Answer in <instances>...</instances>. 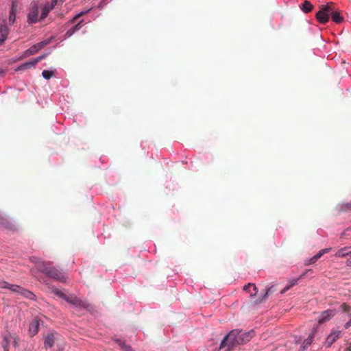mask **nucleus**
<instances>
[{
    "instance_id": "obj_1",
    "label": "nucleus",
    "mask_w": 351,
    "mask_h": 351,
    "mask_svg": "<svg viewBox=\"0 0 351 351\" xmlns=\"http://www.w3.org/2000/svg\"><path fill=\"white\" fill-rule=\"evenodd\" d=\"M315 17L317 21L322 24L326 23L330 19L337 24L341 23L344 21V17L341 15L340 10L336 8L332 2L321 5Z\"/></svg>"
},
{
    "instance_id": "obj_2",
    "label": "nucleus",
    "mask_w": 351,
    "mask_h": 351,
    "mask_svg": "<svg viewBox=\"0 0 351 351\" xmlns=\"http://www.w3.org/2000/svg\"><path fill=\"white\" fill-rule=\"evenodd\" d=\"M34 259L38 270L47 277L61 282H66L67 278L64 272L58 267L53 266L51 262L45 261L39 258H34Z\"/></svg>"
},
{
    "instance_id": "obj_3",
    "label": "nucleus",
    "mask_w": 351,
    "mask_h": 351,
    "mask_svg": "<svg viewBox=\"0 0 351 351\" xmlns=\"http://www.w3.org/2000/svg\"><path fill=\"white\" fill-rule=\"evenodd\" d=\"M52 293L58 298L66 301L74 308H81L88 312H92L93 311V306L87 300H82L74 294L71 293L67 295L56 288H54L52 290Z\"/></svg>"
},
{
    "instance_id": "obj_4",
    "label": "nucleus",
    "mask_w": 351,
    "mask_h": 351,
    "mask_svg": "<svg viewBox=\"0 0 351 351\" xmlns=\"http://www.w3.org/2000/svg\"><path fill=\"white\" fill-rule=\"evenodd\" d=\"M239 332L237 329H233L227 333L221 341L218 350L230 351L232 349L239 345L238 340Z\"/></svg>"
},
{
    "instance_id": "obj_5",
    "label": "nucleus",
    "mask_w": 351,
    "mask_h": 351,
    "mask_svg": "<svg viewBox=\"0 0 351 351\" xmlns=\"http://www.w3.org/2000/svg\"><path fill=\"white\" fill-rule=\"evenodd\" d=\"M38 14H39L38 3L36 1L32 2L28 8V12H27V23L30 25L36 23L39 19Z\"/></svg>"
},
{
    "instance_id": "obj_6",
    "label": "nucleus",
    "mask_w": 351,
    "mask_h": 351,
    "mask_svg": "<svg viewBox=\"0 0 351 351\" xmlns=\"http://www.w3.org/2000/svg\"><path fill=\"white\" fill-rule=\"evenodd\" d=\"M0 226L3 228L12 231L17 230L16 224L6 215L0 214Z\"/></svg>"
},
{
    "instance_id": "obj_7",
    "label": "nucleus",
    "mask_w": 351,
    "mask_h": 351,
    "mask_svg": "<svg viewBox=\"0 0 351 351\" xmlns=\"http://www.w3.org/2000/svg\"><path fill=\"white\" fill-rule=\"evenodd\" d=\"M237 330L239 332V335H237L238 336L237 338L239 340V345L245 344V343L249 342L254 335V330H250L249 331H244L241 329H237Z\"/></svg>"
},
{
    "instance_id": "obj_8",
    "label": "nucleus",
    "mask_w": 351,
    "mask_h": 351,
    "mask_svg": "<svg viewBox=\"0 0 351 351\" xmlns=\"http://www.w3.org/2000/svg\"><path fill=\"white\" fill-rule=\"evenodd\" d=\"M341 332L340 330L332 328L329 335H327L324 341V346L326 348L332 346V343L335 342L341 336Z\"/></svg>"
},
{
    "instance_id": "obj_9",
    "label": "nucleus",
    "mask_w": 351,
    "mask_h": 351,
    "mask_svg": "<svg viewBox=\"0 0 351 351\" xmlns=\"http://www.w3.org/2000/svg\"><path fill=\"white\" fill-rule=\"evenodd\" d=\"M335 315V311L333 309H328L324 311L317 317V322L319 324L328 322L332 317Z\"/></svg>"
},
{
    "instance_id": "obj_10",
    "label": "nucleus",
    "mask_w": 351,
    "mask_h": 351,
    "mask_svg": "<svg viewBox=\"0 0 351 351\" xmlns=\"http://www.w3.org/2000/svg\"><path fill=\"white\" fill-rule=\"evenodd\" d=\"M15 293H18L19 295H20L21 296H22L23 298L30 300L32 301L36 300V296L33 292H32L31 291H29L25 288L21 287L20 285L18 286V288Z\"/></svg>"
},
{
    "instance_id": "obj_11",
    "label": "nucleus",
    "mask_w": 351,
    "mask_h": 351,
    "mask_svg": "<svg viewBox=\"0 0 351 351\" xmlns=\"http://www.w3.org/2000/svg\"><path fill=\"white\" fill-rule=\"evenodd\" d=\"M55 332L49 331L44 338V348L46 350L51 349L55 343Z\"/></svg>"
},
{
    "instance_id": "obj_12",
    "label": "nucleus",
    "mask_w": 351,
    "mask_h": 351,
    "mask_svg": "<svg viewBox=\"0 0 351 351\" xmlns=\"http://www.w3.org/2000/svg\"><path fill=\"white\" fill-rule=\"evenodd\" d=\"M56 0H52L51 3H46L42 8L41 14L40 15V20L45 19L49 14V13L54 8Z\"/></svg>"
},
{
    "instance_id": "obj_13",
    "label": "nucleus",
    "mask_w": 351,
    "mask_h": 351,
    "mask_svg": "<svg viewBox=\"0 0 351 351\" xmlns=\"http://www.w3.org/2000/svg\"><path fill=\"white\" fill-rule=\"evenodd\" d=\"M9 34V28L3 21V23H0V45H3L6 40Z\"/></svg>"
},
{
    "instance_id": "obj_14",
    "label": "nucleus",
    "mask_w": 351,
    "mask_h": 351,
    "mask_svg": "<svg viewBox=\"0 0 351 351\" xmlns=\"http://www.w3.org/2000/svg\"><path fill=\"white\" fill-rule=\"evenodd\" d=\"M84 22V20L82 19L80 21L74 25L73 27H71L70 29H69L65 34H64V39L69 38L71 37L76 32L80 30L82 27V23Z\"/></svg>"
},
{
    "instance_id": "obj_15",
    "label": "nucleus",
    "mask_w": 351,
    "mask_h": 351,
    "mask_svg": "<svg viewBox=\"0 0 351 351\" xmlns=\"http://www.w3.org/2000/svg\"><path fill=\"white\" fill-rule=\"evenodd\" d=\"M17 3L16 0H12L11 7L9 13V23L12 25L16 21V12Z\"/></svg>"
},
{
    "instance_id": "obj_16",
    "label": "nucleus",
    "mask_w": 351,
    "mask_h": 351,
    "mask_svg": "<svg viewBox=\"0 0 351 351\" xmlns=\"http://www.w3.org/2000/svg\"><path fill=\"white\" fill-rule=\"evenodd\" d=\"M338 213L351 212V200L349 202H341L338 204L335 207Z\"/></svg>"
},
{
    "instance_id": "obj_17",
    "label": "nucleus",
    "mask_w": 351,
    "mask_h": 351,
    "mask_svg": "<svg viewBox=\"0 0 351 351\" xmlns=\"http://www.w3.org/2000/svg\"><path fill=\"white\" fill-rule=\"evenodd\" d=\"M35 64L34 63V61L32 59H31L29 61L25 62L19 64L15 68V71H24L27 70L28 69L32 68L35 66Z\"/></svg>"
},
{
    "instance_id": "obj_18",
    "label": "nucleus",
    "mask_w": 351,
    "mask_h": 351,
    "mask_svg": "<svg viewBox=\"0 0 351 351\" xmlns=\"http://www.w3.org/2000/svg\"><path fill=\"white\" fill-rule=\"evenodd\" d=\"M243 291L249 292L251 298H254L258 293V289L254 284L248 283L243 287Z\"/></svg>"
},
{
    "instance_id": "obj_19",
    "label": "nucleus",
    "mask_w": 351,
    "mask_h": 351,
    "mask_svg": "<svg viewBox=\"0 0 351 351\" xmlns=\"http://www.w3.org/2000/svg\"><path fill=\"white\" fill-rule=\"evenodd\" d=\"M314 338V332L309 334L308 337L305 339L300 348L299 351H304L313 342Z\"/></svg>"
},
{
    "instance_id": "obj_20",
    "label": "nucleus",
    "mask_w": 351,
    "mask_h": 351,
    "mask_svg": "<svg viewBox=\"0 0 351 351\" xmlns=\"http://www.w3.org/2000/svg\"><path fill=\"white\" fill-rule=\"evenodd\" d=\"M351 247H344L338 250L335 253L336 257H346L348 255H351Z\"/></svg>"
},
{
    "instance_id": "obj_21",
    "label": "nucleus",
    "mask_w": 351,
    "mask_h": 351,
    "mask_svg": "<svg viewBox=\"0 0 351 351\" xmlns=\"http://www.w3.org/2000/svg\"><path fill=\"white\" fill-rule=\"evenodd\" d=\"M18 286H19L18 285L10 284L8 282L5 281V280H0V288L1 289H10V291H12L14 293L16 292V291L18 288Z\"/></svg>"
},
{
    "instance_id": "obj_22",
    "label": "nucleus",
    "mask_w": 351,
    "mask_h": 351,
    "mask_svg": "<svg viewBox=\"0 0 351 351\" xmlns=\"http://www.w3.org/2000/svg\"><path fill=\"white\" fill-rule=\"evenodd\" d=\"M273 289V286H270V287H267L265 289V293L258 296L256 300H255V304H261L262 303L263 301H265L267 297H268V294L271 291V289Z\"/></svg>"
},
{
    "instance_id": "obj_23",
    "label": "nucleus",
    "mask_w": 351,
    "mask_h": 351,
    "mask_svg": "<svg viewBox=\"0 0 351 351\" xmlns=\"http://www.w3.org/2000/svg\"><path fill=\"white\" fill-rule=\"evenodd\" d=\"M300 8L304 13L306 14L312 11L313 5L309 1L305 0L300 5Z\"/></svg>"
},
{
    "instance_id": "obj_24",
    "label": "nucleus",
    "mask_w": 351,
    "mask_h": 351,
    "mask_svg": "<svg viewBox=\"0 0 351 351\" xmlns=\"http://www.w3.org/2000/svg\"><path fill=\"white\" fill-rule=\"evenodd\" d=\"M40 50V47L38 46V43H36V44L33 45L31 47L25 50L23 52V56L26 57V56H31Z\"/></svg>"
},
{
    "instance_id": "obj_25",
    "label": "nucleus",
    "mask_w": 351,
    "mask_h": 351,
    "mask_svg": "<svg viewBox=\"0 0 351 351\" xmlns=\"http://www.w3.org/2000/svg\"><path fill=\"white\" fill-rule=\"evenodd\" d=\"M115 341L123 351H134L130 345L126 344L122 339H116Z\"/></svg>"
},
{
    "instance_id": "obj_26",
    "label": "nucleus",
    "mask_w": 351,
    "mask_h": 351,
    "mask_svg": "<svg viewBox=\"0 0 351 351\" xmlns=\"http://www.w3.org/2000/svg\"><path fill=\"white\" fill-rule=\"evenodd\" d=\"M39 322L38 320H34L29 324V331L32 336L36 335L38 332Z\"/></svg>"
},
{
    "instance_id": "obj_27",
    "label": "nucleus",
    "mask_w": 351,
    "mask_h": 351,
    "mask_svg": "<svg viewBox=\"0 0 351 351\" xmlns=\"http://www.w3.org/2000/svg\"><path fill=\"white\" fill-rule=\"evenodd\" d=\"M56 71V69L43 70L42 72V76L45 80H49L51 77L55 76Z\"/></svg>"
},
{
    "instance_id": "obj_28",
    "label": "nucleus",
    "mask_w": 351,
    "mask_h": 351,
    "mask_svg": "<svg viewBox=\"0 0 351 351\" xmlns=\"http://www.w3.org/2000/svg\"><path fill=\"white\" fill-rule=\"evenodd\" d=\"M311 270L309 269V270H306L302 272V274L298 277V278H293L291 279L289 282V287H293L295 285H296L298 284V280L302 278V277L305 276L306 275V274L308 272V271H311Z\"/></svg>"
},
{
    "instance_id": "obj_29",
    "label": "nucleus",
    "mask_w": 351,
    "mask_h": 351,
    "mask_svg": "<svg viewBox=\"0 0 351 351\" xmlns=\"http://www.w3.org/2000/svg\"><path fill=\"white\" fill-rule=\"evenodd\" d=\"M9 339L7 335L3 337L2 348L3 351H9Z\"/></svg>"
},
{
    "instance_id": "obj_30",
    "label": "nucleus",
    "mask_w": 351,
    "mask_h": 351,
    "mask_svg": "<svg viewBox=\"0 0 351 351\" xmlns=\"http://www.w3.org/2000/svg\"><path fill=\"white\" fill-rule=\"evenodd\" d=\"M53 37H49L47 39H45L39 43H38V46L40 47V49H42L44 47L51 43V42L53 40Z\"/></svg>"
},
{
    "instance_id": "obj_31",
    "label": "nucleus",
    "mask_w": 351,
    "mask_h": 351,
    "mask_svg": "<svg viewBox=\"0 0 351 351\" xmlns=\"http://www.w3.org/2000/svg\"><path fill=\"white\" fill-rule=\"evenodd\" d=\"M50 53H51V51H49V52H48V53H43V54H42V55H40V56H38V57H36V58H33L32 60H33L34 63L35 64V65H36V64H37V63H38L39 61H40V60H42L45 59V58L47 56H49Z\"/></svg>"
},
{
    "instance_id": "obj_32",
    "label": "nucleus",
    "mask_w": 351,
    "mask_h": 351,
    "mask_svg": "<svg viewBox=\"0 0 351 351\" xmlns=\"http://www.w3.org/2000/svg\"><path fill=\"white\" fill-rule=\"evenodd\" d=\"M331 250L330 247H328V248H325V249H322L320 251H319L316 254H315L314 256L316 257V258L318 260L319 258H320L324 254L328 253L330 252V250Z\"/></svg>"
},
{
    "instance_id": "obj_33",
    "label": "nucleus",
    "mask_w": 351,
    "mask_h": 351,
    "mask_svg": "<svg viewBox=\"0 0 351 351\" xmlns=\"http://www.w3.org/2000/svg\"><path fill=\"white\" fill-rule=\"evenodd\" d=\"M317 261V259L316 258V257L315 256H313L309 258L306 259L304 261V265H313V264H315Z\"/></svg>"
},
{
    "instance_id": "obj_34",
    "label": "nucleus",
    "mask_w": 351,
    "mask_h": 351,
    "mask_svg": "<svg viewBox=\"0 0 351 351\" xmlns=\"http://www.w3.org/2000/svg\"><path fill=\"white\" fill-rule=\"evenodd\" d=\"M107 1L108 0H101L100 2L98 3L97 7L99 9H103L108 3Z\"/></svg>"
},
{
    "instance_id": "obj_35",
    "label": "nucleus",
    "mask_w": 351,
    "mask_h": 351,
    "mask_svg": "<svg viewBox=\"0 0 351 351\" xmlns=\"http://www.w3.org/2000/svg\"><path fill=\"white\" fill-rule=\"evenodd\" d=\"M93 9V8H90L89 9H87V10H82L81 12H80V16L86 14H88V12H90V10Z\"/></svg>"
},
{
    "instance_id": "obj_36",
    "label": "nucleus",
    "mask_w": 351,
    "mask_h": 351,
    "mask_svg": "<svg viewBox=\"0 0 351 351\" xmlns=\"http://www.w3.org/2000/svg\"><path fill=\"white\" fill-rule=\"evenodd\" d=\"M80 17V13H77L71 19V23H73L75 20Z\"/></svg>"
},
{
    "instance_id": "obj_37",
    "label": "nucleus",
    "mask_w": 351,
    "mask_h": 351,
    "mask_svg": "<svg viewBox=\"0 0 351 351\" xmlns=\"http://www.w3.org/2000/svg\"><path fill=\"white\" fill-rule=\"evenodd\" d=\"M291 288V287H289V285L287 284L285 288L282 290L281 293H285L286 291H287L289 289H290Z\"/></svg>"
},
{
    "instance_id": "obj_38",
    "label": "nucleus",
    "mask_w": 351,
    "mask_h": 351,
    "mask_svg": "<svg viewBox=\"0 0 351 351\" xmlns=\"http://www.w3.org/2000/svg\"><path fill=\"white\" fill-rule=\"evenodd\" d=\"M56 347H57V349L55 351H63V350H64V348H63L62 345H61V344H59V343L57 344Z\"/></svg>"
},
{
    "instance_id": "obj_39",
    "label": "nucleus",
    "mask_w": 351,
    "mask_h": 351,
    "mask_svg": "<svg viewBox=\"0 0 351 351\" xmlns=\"http://www.w3.org/2000/svg\"><path fill=\"white\" fill-rule=\"evenodd\" d=\"M6 73V69L0 68V77Z\"/></svg>"
},
{
    "instance_id": "obj_40",
    "label": "nucleus",
    "mask_w": 351,
    "mask_h": 351,
    "mask_svg": "<svg viewBox=\"0 0 351 351\" xmlns=\"http://www.w3.org/2000/svg\"><path fill=\"white\" fill-rule=\"evenodd\" d=\"M14 346H16V345H17V342L16 341V340L14 341Z\"/></svg>"
},
{
    "instance_id": "obj_41",
    "label": "nucleus",
    "mask_w": 351,
    "mask_h": 351,
    "mask_svg": "<svg viewBox=\"0 0 351 351\" xmlns=\"http://www.w3.org/2000/svg\"><path fill=\"white\" fill-rule=\"evenodd\" d=\"M349 264H350V262H347V265H349Z\"/></svg>"
},
{
    "instance_id": "obj_42",
    "label": "nucleus",
    "mask_w": 351,
    "mask_h": 351,
    "mask_svg": "<svg viewBox=\"0 0 351 351\" xmlns=\"http://www.w3.org/2000/svg\"><path fill=\"white\" fill-rule=\"evenodd\" d=\"M349 264H350V262H347V265H349Z\"/></svg>"
}]
</instances>
